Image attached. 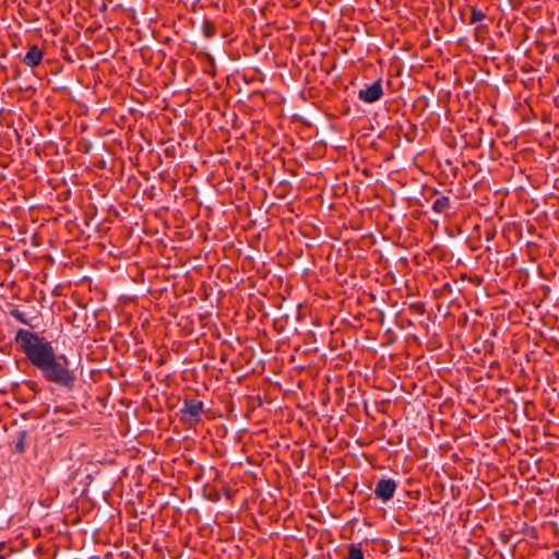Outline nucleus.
<instances>
[{
	"instance_id": "f257e3e1",
	"label": "nucleus",
	"mask_w": 559,
	"mask_h": 559,
	"mask_svg": "<svg viewBox=\"0 0 559 559\" xmlns=\"http://www.w3.org/2000/svg\"><path fill=\"white\" fill-rule=\"evenodd\" d=\"M14 342L17 349L25 355L33 367L40 371L47 382L66 391L74 389L75 370L70 367V361L64 354H56L51 342L46 337L29 330L19 329Z\"/></svg>"
},
{
	"instance_id": "f03ea898",
	"label": "nucleus",
	"mask_w": 559,
	"mask_h": 559,
	"mask_svg": "<svg viewBox=\"0 0 559 559\" xmlns=\"http://www.w3.org/2000/svg\"><path fill=\"white\" fill-rule=\"evenodd\" d=\"M204 404L200 400L195 399H185L183 405L180 408L181 420L188 421L191 420L193 423L201 421V414L203 413Z\"/></svg>"
},
{
	"instance_id": "7ed1b4c3",
	"label": "nucleus",
	"mask_w": 559,
	"mask_h": 559,
	"mask_svg": "<svg viewBox=\"0 0 559 559\" xmlns=\"http://www.w3.org/2000/svg\"><path fill=\"white\" fill-rule=\"evenodd\" d=\"M396 481L391 478H381L373 490L376 498L382 500L383 502L389 501L393 498L394 492L396 490Z\"/></svg>"
},
{
	"instance_id": "20e7f679",
	"label": "nucleus",
	"mask_w": 559,
	"mask_h": 559,
	"mask_svg": "<svg viewBox=\"0 0 559 559\" xmlns=\"http://www.w3.org/2000/svg\"><path fill=\"white\" fill-rule=\"evenodd\" d=\"M383 96L381 79L373 82L371 85L359 90L358 98L365 103L371 104L379 100Z\"/></svg>"
},
{
	"instance_id": "39448f33",
	"label": "nucleus",
	"mask_w": 559,
	"mask_h": 559,
	"mask_svg": "<svg viewBox=\"0 0 559 559\" xmlns=\"http://www.w3.org/2000/svg\"><path fill=\"white\" fill-rule=\"evenodd\" d=\"M43 57V50L37 45H33L24 56L23 63L31 68L37 67L40 64Z\"/></svg>"
},
{
	"instance_id": "423d86ee",
	"label": "nucleus",
	"mask_w": 559,
	"mask_h": 559,
	"mask_svg": "<svg viewBox=\"0 0 559 559\" xmlns=\"http://www.w3.org/2000/svg\"><path fill=\"white\" fill-rule=\"evenodd\" d=\"M451 207H452L451 200L447 195H441V197L437 198L435 200V202L432 203V210L439 214H445V215L449 214Z\"/></svg>"
},
{
	"instance_id": "0eeeda50",
	"label": "nucleus",
	"mask_w": 559,
	"mask_h": 559,
	"mask_svg": "<svg viewBox=\"0 0 559 559\" xmlns=\"http://www.w3.org/2000/svg\"><path fill=\"white\" fill-rule=\"evenodd\" d=\"M347 559H364V551L360 544H350Z\"/></svg>"
},
{
	"instance_id": "6e6552de",
	"label": "nucleus",
	"mask_w": 559,
	"mask_h": 559,
	"mask_svg": "<svg viewBox=\"0 0 559 559\" xmlns=\"http://www.w3.org/2000/svg\"><path fill=\"white\" fill-rule=\"evenodd\" d=\"M202 32L206 38H213L216 35V25L214 22L205 20L202 24Z\"/></svg>"
},
{
	"instance_id": "1a4fd4ad",
	"label": "nucleus",
	"mask_w": 559,
	"mask_h": 559,
	"mask_svg": "<svg viewBox=\"0 0 559 559\" xmlns=\"http://www.w3.org/2000/svg\"><path fill=\"white\" fill-rule=\"evenodd\" d=\"M485 17H486V14L481 10H479V9H477L475 7L472 8L471 16H469V23L471 24H475L477 22H480V21L485 20Z\"/></svg>"
},
{
	"instance_id": "9d476101",
	"label": "nucleus",
	"mask_w": 559,
	"mask_h": 559,
	"mask_svg": "<svg viewBox=\"0 0 559 559\" xmlns=\"http://www.w3.org/2000/svg\"><path fill=\"white\" fill-rule=\"evenodd\" d=\"M10 314L15 318L19 322L23 323V324H26V325H29V321L28 319L26 318V314L25 312L19 310V309H12L10 311Z\"/></svg>"
},
{
	"instance_id": "9b49d317",
	"label": "nucleus",
	"mask_w": 559,
	"mask_h": 559,
	"mask_svg": "<svg viewBox=\"0 0 559 559\" xmlns=\"http://www.w3.org/2000/svg\"><path fill=\"white\" fill-rule=\"evenodd\" d=\"M500 538H501L502 543H504V544H508V543H509V536H508V535H506V534H501V535H500Z\"/></svg>"
},
{
	"instance_id": "f8f14e48",
	"label": "nucleus",
	"mask_w": 559,
	"mask_h": 559,
	"mask_svg": "<svg viewBox=\"0 0 559 559\" xmlns=\"http://www.w3.org/2000/svg\"><path fill=\"white\" fill-rule=\"evenodd\" d=\"M552 556L555 557V559H559V549L555 550L552 552Z\"/></svg>"
}]
</instances>
